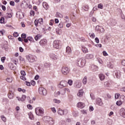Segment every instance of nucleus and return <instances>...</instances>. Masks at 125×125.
Returning a JSON list of instances; mask_svg holds the SVG:
<instances>
[{
	"label": "nucleus",
	"mask_w": 125,
	"mask_h": 125,
	"mask_svg": "<svg viewBox=\"0 0 125 125\" xmlns=\"http://www.w3.org/2000/svg\"><path fill=\"white\" fill-rule=\"evenodd\" d=\"M85 63H86V61L84 58H80L77 60L76 65L80 68H83V67H84Z\"/></svg>",
	"instance_id": "nucleus-1"
},
{
	"label": "nucleus",
	"mask_w": 125,
	"mask_h": 125,
	"mask_svg": "<svg viewBox=\"0 0 125 125\" xmlns=\"http://www.w3.org/2000/svg\"><path fill=\"white\" fill-rule=\"evenodd\" d=\"M66 92H71V90L68 88H63L61 89L60 91H58L56 94L57 95H65Z\"/></svg>",
	"instance_id": "nucleus-2"
},
{
	"label": "nucleus",
	"mask_w": 125,
	"mask_h": 125,
	"mask_svg": "<svg viewBox=\"0 0 125 125\" xmlns=\"http://www.w3.org/2000/svg\"><path fill=\"white\" fill-rule=\"evenodd\" d=\"M68 85V83L65 80L61 81L60 83L58 84V88L62 89L64 87H66Z\"/></svg>",
	"instance_id": "nucleus-3"
},
{
	"label": "nucleus",
	"mask_w": 125,
	"mask_h": 125,
	"mask_svg": "<svg viewBox=\"0 0 125 125\" xmlns=\"http://www.w3.org/2000/svg\"><path fill=\"white\" fill-rule=\"evenodd\" d=\"M26 58L27 60H28V62L32 63L33 62H35L36 59H37V57H36V56L29 54L26 56Z\"/></svg>",
	"instance_id": "nucleus-4"
},
{
	"label": "nucleus",
	"mask_w": 125,
	"mask_h": 125,
	"mask_svg": "<svg viewBox=\"0 0 125 125\" xmlns=\"http://www.w3.org/2000/svg\"><path fill=\"white\" fill-rule=\"evenodd\" d=\"M35 112L38 116H42L44 113L43 108L41 107H37L35 109Z\"/></svg>",
	"instance_id": "nucleus-5"
},
{
	"label": "nucleus",
	"mask_w": 125,
	"mask_h": 125,
	"mask_svg": "<svg viewBox=\"0 0 125 125\" xmlns=\"http://www.w3.org/2000/svg\"><path fill=\"white\" fill-rule=\"evenodd\" d=\"M62 73L63 75H68L70 73V69L66 66L62 68Z\"/></svg>",
	"instance_id": "nucleus-6"
},
{
	"label": "nucleus",
	"mask_w": 125,
	"mask_h": 125,
	"mask_svg": "<svg viewBox=\"0 0 125 125\" xmlns=\"http://www.w3.org/2000/svg\"><path fill=\"white\" fill-rule=\"evenodd\" d=\"M61 42L59 40H56L54 41L53 43V46L55 48H56L57 49H59V48H60V43Z\"/></svg>",
	"instance_id": "nucleus-7"
},
{
	"label": "nucleus",
	"mask_w": 125,
	"mask_h": 125,
	"mask_svg": "<svg viewBox=\"0 0 125 125\" xmlns=\"http://www.w3.org/2000/svg\"><path fill=\"white\" fill-rule=\"evenodd\" d=\"M39 92L40 94H42V95H46V90L43 87H40L39 88Z\"/></svg>",
	"instance_id": "nucleus-8"
},
{
	"label": "nucleus",
	"mask_w": 125,
	"mask_h": 125,
	"mask_svg": "<svg viewBox=\"0 0 125 125\" xmlns=\"http://www.w3.org/2000/svg\"><path fill=\"white\" fill-rule=\"evenodd\" d=\"M58 113L59 115H60V116H63V115H65L66 114H67V113H68V111L66 109L62 110L60 108L58 111Z\"/></svg>",
	"instance_id": "nucleus-9"
},
{
	"label": "nucleus",
	"mask_w": 125,
	"mask_h": 125,
	"mask_svg": "<svg viewBox=\"0 0 125 125\" xmlns=\"http://www.w3.org/2000/svg\"><path fill=\"white\" fill-rule=\"evenodd\" d=\"M39 43L41 46H46V44H47V41L46 39H42L40 41Z\"/></svg>",
	"instance_id": "nucleus-10"
},
{
	"label": "nucleus",
	"mask_w": 125,
	"mask_h": 125,
	"mask_svg": "<svg viewBox=\"0 0 125 125\" xmlns=\"http://www.w3.org/2000/svg\"><path fill=\"white\" fill-rule=\"evenodd\" d=\"M50 58L52 59V60H58V59H59V57H58V56L53 53L50 54Z\"/></svg>",
	"instance_id": "nucleus-11"
},
{
	"label": "nucleus",
	"mask_w": 125,
	"mask_h": 125,
	"mask_svg": "<svg viewBox=\"0 0 125 125\" xmlns=\"http://www.w3.org/2000/svg\"><path fill=\"white\" fill-rule=\"evenodd\" d=\"M120 115L123 118H125V109L124 108H121L119 111Z\"/></svg>",
	"instance_id": "nucleus-12"
},
{
	"label": "nucleus",
	"mask_w": 125,
	"mask_h": 125,
	"mask_svg": "<svg viewBox=\"0 0 125 125\" xmlns=\"http://www.w3.org/2000/svg\"><path fill=\"white\" fill-rule=\"evenodd\" d=\"M85 106V104L83 103L79 102L77 104V107L80 108V109H83Z\"/></svg>",
	"instance_id": "nucleus-13"
},
{
	"label": "nucleus",
	"mask_w": 125,
	"mask_h": 125,
	"mask_svg": "<svg viewBox=\"0 0 125 125\" xmlns=\"http://www.w3.org/2000/svg\"><path fill=\"white\" fill-rule=\"evenodd\" d=\"M17 99H18V101H21L22 102H24L25 99H26V95H22L21 98L17 97Z\"/></svg>",
	"instance_id": "nucleus-14"
},
{
	"label": "nucleus",
	"mask_w": 125,
	"mask_h": 125,
	"mask_svg": "<svg viewBox=\"0 0 125 125\" xmlns=\"http://www.w3.org/2000/svg\"><path fill=\"white\" fill-rule=\"evenodd\" d=\"M8 97L9 99H13V97H14V94L11 91H10L8 94Z\"/></svg>",
	"instance_id": "nucleus-15"
},
{
	"label": "nucleus",
	"mask_w": 125,
	"mask_h": 125,
	"mask_svg": "<svg viewBox=\"0 0 125 125\" xmlns=\"http://www.w3.org/2000/svg\"><path fill=\"white\" fill-rule=\"evenodd\" d=\"M115 75L116 78H117V79H119V78L121 77V71H120L119 70L115 71Z\"/></svg>",
	"instance_id": "nucleus-16"
},
{
	"label": "nucleus",
	"mask_w": 125,
	"mask_h": 125,
	"mask_svg": "<svg viewBox=\"0 0 125 125\" xmlns=\"http://www.w3.org/2000/svg\"><path fill=\"white\" fill-rule=\"evenodd\" d=\"M97 104L99 105V106H102L103 105V103L102 102V100L100 98H98L97 99Z\"/></svg>",
	"instance_id": "nucleus-17"
},
{
	"label": "nucleus",
	"mask_w": 125,
	"mask_h": 125,
	"mask_svg": "<svg viewBox=\"0 0 125 125\" xmlns=\"http://www.w3.org/2000/svg\"><path fill=\"white\" fill-rule=\"evenodd\" d=\"M43 7L46 10H47L48 9V8L49 7V6H48V4L46 3V2H43L42 3Z\"/></svg>",
	"instance_id": "nucleus-18"
},
{
	"label": "nucleus",
	"mask_w": 125,
	"mask_h": 125,
	"mask_svg": "<svg viewBox=\"0 0 125 125\" xmlns=\"http://www.w3.org/2000/svg\"><path fill=\"white\" fill-rule=\"evenodd\" d=\"M99 78L100 81H104L105 80V75L103 74H99Z\"/></svg>",
	"instance_id": "nucleus-19"
},
{
	"label": "nucleus",
	"mask_w": 125,
	"mask_h": 125,
	"mask_svg": "<svg viewBox=\"0 0 125 125\" xmlns=\"http://www.w3.org/2000/svg\"><path fill=\"white\" fill-rule=\"evenodd\" d=\"M66 53L67 54H71V53H72V50L71 49V47L69 46L66 47Z\"/></svg>",
	"instance_id": "nucleus-20"
},
{
	"label": "nucleus",
	"mask_w": 125,
	"mask_h": 125,
	"mask_svg": "<svg viewBox=\"0 0 125 125\" xmlns=\"http://www.w3.org/2000/svg\"><path fill=\"white\" fill-rule=\"evenodd\" d=\"M93 57H94V55L92 54H88L86 56V58H87V59H92Z\"/></svg>",
	"instance_id": "nucleus-21"
},
{
	"label": "nucleus",
	"mask_w": 125,
	"mask_h": 125,
	"mask_svg": "<svg viewBox=\"0 0 125 125\" xmlns=\"http://www.w3.org/2000/svg\"><path fill=\"white\" fill-rule=\"evenodd\" d=\"M17 15H19V18L20 19H22L24 18V14L22 13V12H18L17 13Z\"/></svg>",
	"instance_id": "nucleus-22"
},
{
	"label": "nucleus",
	"mask_w": 125,
	"mask_h": 125,
	"mask_svg": "<svg viewBox=\"0 0 125 125\" xmlns=\"http://www.w3.org/2000/svg\"><path fill=\"white\" fill-rule=\"evenodd\" d=\"M83 94V90H80L78 93H77V96H78V97H82Z\"/></svg>",
	"instance_id": "nucleus-23"
},
{
	"label": "nucleus",
	"mask_w": 125,
	"mask_h": 125,
	"mask_svg": "<svg viewBox=\"0 0 125 125\" xmlns=\"http://www.w3.org/2000/svg\"><path fill=\"white\" fill-rule=\"evenodd\" d=\"M49 125H54V120L52 118H50L49 120L48 121Z\"/></svg>",
	"instance_id": "nucleus-24"
},
{
	"label": "nucleus",
	"mask_w": 125,
	"mask_h": 125,
	"mask_svg": "<svg viewBox=\"0 0 125 125\" xmlns=\"http://www.w3.org/2000/svg\"><path fill=\"white\" fill-rule=\"evenodd\" d=\"M87 83V77H86V76H85L83 80V83L84 84H86Z\"/></svg>",
	"instance_id": "nucleus-25"
},
{
	"label": "nucleus",
	"mask_w": 125,
	"mask_h": 125,
	"mask_svg": "<svg viewBox=\"0 0 125 125\" xmlns=\"http://www.w3.org/2000/svg\"><path fill=\"white\" fill-rule=\"evenodd\" d=\"M82 49V51H83V53H87V52H88L87 48L85 47H83Z\"/></svg>",
	"instance_id": "nucleus-26"
},
{
	"label": "nucleus",
	"mask_w": 125,
	"mask_h": 125,
	"mask_svg": "<svg viewBox=\"0 0 125 125\" xmlns=\"http://www.w3.org/2000/svg\"><path fill=\"white\" fill-rule=\"evenodd\" d=\"M56 16L59 17V18H63V15L59 12H57Z\"/></svg>",
	"instance_id": "nucleus-27"
},
{
	"label": "nucleus",
	"mask_w": 125,
	"mask_h": 125,
	"mask_svg": "<svg viewBox=\"0 0 125 125\" xmlns=\"http://www.w3.org/2000/svg\"><path fill=\"white\" fill-rule=\"evenodd\" d=\"M28 116H29V119H30V120H34V116L33 115V114L31 112H29L28 113Z\"/></svg>",
	"instance_id": "nucleus-28"
},
{
	"label": "nucleus",
	"mask_w": 125,
	"mask_h": 125,
	"mask_svg": "<svg viewBox=\"0 0 125 125\" xmlns=\"http://www.w3.org/2000/svg\"><path fill=\"white\" fill-rule=\"evenodd\" d=\"M81 112L83 115H86L87 114V111L85 109H82L81 110Z\"/></svg>",
	"instance_id": "nucleus-29"
},
{
	"label": "nucleus",
	"mask_w": 125,
	"mask_h": 125,
	"mask_svg": "<svg viewBox=\"0 0 125 125\" xmlns=\"http://www.w3.org/2000/svg\"><path fill=\"white\" fill-rule=\"evenodd\" d=\"M44 67H45L46 68H49V67H50V63H48V62H45L44 64Z\"/></svg>",
	"instance_id": "nucleus-30"
},
{
	"label": "nucleus",
	"mask_w": 125,
	"mask_h": 125,
	"mask_svg": "<svg viewBox=\"0 0 125 125\" xmlns=\"http://www.w3.org/2000/svg\"><path fill=\"white\" fill-rule=\"evenodd\" d=\"M67 83L69 84V85H72L73 84V80H68L67 82Z\"/></svg>",
	"instance_id": "nucleus-31"
},
{
	"label": "nucleus",
	"mask_w": 125,
	"mask_h": 125,
	"mask_svg": "<svg viewBox=\"0 0 125 125\" xmlns=\"http://www.w3.org/2000/svg\"><path fill=\"white\" fill-rule=\"evenodd\" d=\"M38 21V22L39 24H42V23H43V20L42 18L39 19V20H37Z\"/></svg>",
	"instance_id": "nucleus-32"
},
{
	"label": "nucleus",
	"mask_w": 125,
	"mask_h": 125,
	"mask_svg": "<svg viewBox=\"0 0 125 125\" xmlns=\"http://www.w3.org/2000/svg\"><path fill=\"white\" fill-rule=\"evenodd\" d=\"M122 104H123V102H122V101H118L116 102V104L118 106H121V105H122Z\"/></svg>",
	"instance_id": "nucleus-33"
},
{
	"label": "nucleus",
	"mask_w": 125,
	"mask_h": 125,
	"mask_svg": "<svg viewBox=\"0 0 125 125\" xmlns=\"http://www.w3.org/2000/svg\"><path fill=\"white\" fill-rule=\"evenodd\" d=\"M89 36L92 39H94V38H95V34H94V33H89Z\"/></svg>",
	"instance_id": "nucleus-34"
},
{
	"label": "nucleus",
	"mask_w": 125,
	"mask_h": 125,
	"mask_svg": "<svg viewBox=\"0 0 125 125\" xmlns=\"http://www.w3.org/2000/svg\"><path fill=\"white\" fill-rule=\"evenodd\" d=\"M98 7L100 9H103V4H102V3L99 4L98 5Z\"/></svg>",
	"instance_id": "nucleus-35"
},
{
	"label": "nucleus",
	"mask_w": 125,
	"mask_h": 125,
	"mask_svg": "<svg viewBox=\"0 0 125 125\" xmlns=\"http://www.w3.org/2000/svg\"><path fill=\"white\" fill-rule=\"evenodd\" d=\"M27 39H28V40L29 41V42H34V39H33V38H32V37H28Z\"/></svg>",
	"instance_id": "nucleus-36"
},
{
	"label": "nucleus",
	"mask_w": 125,
	"mask_h": 125,
	"mask_svg": "<svg viewBox=\"0 0 125 125\" xmlns=\"http://www.w3.org/2000/svg\"><path fill=\"white\" fill-rule=\"evenodd\" d=\"M0 23H1V24L4 23V18L2 17V18H0Z\"/></svg>",
	"instance_id": "nucleus-37"
},
{
	"label": "nucleus",
	"mask_w": 125,
	"mask_h": 125,
	"mask_svg": "<svg viewBox=\"0 0 125 125\" xmlns=\"http://www.w3.org/2000/svg\"><path fill=\"white\" fill-rule=\"evenodd\" d=\"M120 95H120V94L119 93L115 94V99H118L120 97Z\"/></svg>",
	"instance_id": "nucleus-38"
},
{
	"label": "nucleus",
	"mask_w": 125,
	"mask_h": 125,
	"mask_svg": "<svg viewBox=\"0 0 125 125\" xmlns=\"http://www.w3.org/2000/svg\"><path fill=\"white\" fill-rule=\"evenodd\" d=\"M6 81L8 83H11L12 82V79L11 78H7Z\"/></svg>",
	"instance_id": "nucleus-39"
},
{
	"label": "nucleus",
	"mask_w": 125,
	"mask_h": 125,
	"mask_svg": "<svg viewBox=\"0 0 125 125\" xmlns=\"http://www.w3.org/2000/svg\"><path fill=\"white\" fill-rule=\"evenodd\" d=\"M21 80H22V81H26V77L25 76H21L20 77Z\"/></svg>",
	"instance_id": "nucleus-40"
},
{
	"label": "nucleus",
	"mask_w": 125,
	"mask_h": 125,
	"mask_svg": "<svg viewBox=\"0 0 125 125\" xmlns=\"http://www.w3.org/2000/svg\"><path fill=\"white\" fill-rule=\"evenodd\" d=\"M6 58L5 57H3L1 58V61L2 63H4V61H5Z\"/></svg>",
	"instance_id": "nucleus-41"
},
{
	"label": "nucleus",
	"mask_w": 125,
	"mask_h": 125,
	"mask_svg": "<svg viewBox=\"0 0 125 125\" xmlns=\"http://www.w3.org/2000/svg\"><path fill=\"white\" fill-rule=\"evenodd\" d=\"M58 26H59V28H60L61 29H62V28H63V23H62V22L60 23Z\"/></svg>",
	"instance_id": "nucleus-42"
},
{
	"label": "nucleus",
	"mask_w": 125,
	"mask_h": 125,
	"mask_svg": "<svg viewBox=\"0 0 125 125\" xmlns=\"http://www.w3.org/2000/svg\"><path fill=\"white\" fill-rule=\"evenodd\" d=\"M54 102L55 103H60L61 101H60V100L55 99H54Z\"/></svg>",
	"instance_id": "nucleus-43"
},
{
	"label": "nucleus",
	"mask_w": 125,
	"mask_h": 125,
	"mask_svg": "<svg viewBox=\"0 0 125 125\" xmlns=\"http://www.w3.org/2000/svg\"><path fill=\"white\" fill-rule=\"evenodd\" d=\"M1 118L3 122H5V121H6V118L3 115L1 116Z\"/></svg>",
	"instance_id": "nucleus-44"
},
{
	"label": "nucleus",
	"mask_w": 125,
	"mask_h": 125,
	"mask_svg": "<svg viewBox=\"0 0 125 125\" xmlns=\"http://www.w3.org/2000/svg\"><path fill=\"white\" fill-rule=\"evenodd\" d=\"M14 37H15L16 38H17L19 36V34L17 32H14L13 34Z\"/></svg>",
	"instance_id": "nucleus-45"
},
{
	"label": "nucleus",
	"mask_w": 125,
	"mask_h": 125,
	"mask_svg": "<svg viewBox=\"0 0 125 125\" xmlns=\"http://www.w3.org/2000/svg\"><path fill=\"white\" fill-rule=\"evenodd\" d=\"M21 76H25L26 75V72H25V71L22 70L21 72Z\"/></svg>",
	"instance_id": "nucleus-46"
},
{
	"label": "nucleus",
	"mask_w": 125,
	"mask_h": 125,
	"mask_svg": "<svg viewBox=\"0 0 125 125\" xmlns=\"http://www.w3.org/2000/svg\"><path fill=\"white\" fill-rule=\"evenodd\" d=\"M34 23H35V26H37L39 24V21H38V20H36L34 21Z\"/></svg>",
	"instance_id": "nucleus-47"
},
{
	"label": "nucleus",
	"mask_w": 125,
	"mask_h": 125,
	"mask_svg": "<svg viewBox=\"0 0 125 125\" xmlns=\"http://www.w3.org/2000/svg\"><path fill=\"white\" fill-rule=\"evenodd\" d=\"M27 106L28 109H29L30 110H32V109H33V106H32V105L28 104Z\"/></svg>",
	"instance_id": "nucleus-48"
},
{
	"label": "nucleus",
	"mask_w": 125,
	"mask_h": 125,
	"mask_svg": "<svg viewBox=\"0 0 125 125\" xmlns=\"http://www.w3.org/2000/svg\"><path fill=\"white\" fill-rule=\"evenodd\" d=\"M6 15L9 18H11L12 17V15L11 13H7Z\"/></svg>",
	"instance_id": "nucleus-49"
},
{
	"label": "nucleus",
	"mask_w": 125,
	"mask_h": 125,
	"mask_svg": "<svg viewBox=\"0 0 125 125\" xmlns=\"http://www.w3.org/2000/svg\"><path fill=\"white\" fill-rule=\"evenodd\" d=\"M99 31L101 33H104V32H105V29H104L103 27H101Z\"/></svg>",
	"instance_id": "nucleus-50"
},
{
	"label": "nucleus",
	"mask_w": 125,
	"mask_h": 125,
	"mask_svg": "<svg viewBox=\"0 0 125 125\" xmlns=\"http://www.w3.org/2000/svg\"><path fill=\"white\" fill-rule=\"evenodd\" d=\"M98 61L100 64H103V61L102 60H101V59H98Z\"/></svg>",
	"instance_id": "nucleus-51"
},
{
	"label": "nucleus",
	"mask_w": 125,
	"mask_h": 125,
	"mask_svg": "<svg viewBox=\"0 0 125 125\" xmlns=\"http://www.w3.org/2000/svg\"><path fill=\"white\" fill-rule=\"evenodd\" d=\"M103 54L104 55V56H108V54L107 53V52L105 51H104L103 52Z\"/></svg>",
	"instance_id": "nucleus-52"
},
{
	"label": "nucleus",
	"mask_w": 125,
	"mask_h": 125,
	"mask_svg": "<svg viewBox=\"0 0 125 125\" xmlns=\"http://www.w3.org/2000/svg\"><path fill=\"white\" fill-rule=\"evenodd\" d=\"M84 8H85V9H84V10H85V11H88V9H89L88 5H86L84 6Z\"/></svg>",
	"instance_id": "nucleus-53"
},
{
	"label": "nucleus",
	"mask_w": 125,
	"mask_h": 125,
	"mask_svg": "<svg viewBox=\"0 0 125 125\" xmlns=\"http://www.w3.org/2000/svg\"><path fill=\"white\" fill-rule=\"evenodd\" d=\"M10 5H12V6H14L15 3H14V1H11L10 2Z\"/></svg>",
	"instance_id": "nucleus-54"
},
{
	"label": "nucleus",
	"mask_w": 125,
	"mask_h": 125,
	"mask_svg": "<svg viewBox=\"0 0 125 125\" xmlns=\"http://www.w3.org/2000/svg\"><path fill=\"white\" fill-rule=\"evenodd\" d=\"M51 109L53 113H56V109H55V107H52Z\"/></svg>",
	"instance_id": "nucleus-55"
},
{
	"label": "nucleus",
	"mask_w": 125,
	"mask_h": 125,
	"mask_svg": "<svg viewBox=\"0 0 125 125\" xmlns=\"http://www.w3.org/2000/svg\"><path fill=\"white\" fill-rule=\"evenodd\" d=\"M22 39H26V34L23 33L21 34Z\"/></svg>",
	"instance_id": "nucleus-56"
},
{
	"label": "nucleus",
	"mask_w": 125,
	"mask_h": 125,
	"mask_svg": "<svg viewBox=\"0 0 125 125\" xmlns=\"http://www.w3.org/2000/svg\"><path fill=\"white\" fill-rule=\"evenodd\" d=\"M56 34H57V35H61V30H57Z\"/></svg>",
	"instance_id": "nucleus-57"
},
{
	"label": "nucleus",
	"mask_w": 125,
	"mask_h": 125,
	"mask_svg": "<svg viewBox=\"0 0 125 125\" xmlns=\"http://www.w3.org/2000/svg\"><path fill=\"white\" fill-rule=\"evenodd\" d=\"M19 50H20V52H23L24 51V49H23V48H22V47H20Z\"/></svg>",
	"instance_id": "nucleus-58"
},
{
	"label": "nucleus",
	"mask_w": 125,
	"mask_h": 125,
	"mask_svg": "<svg viewBox=\"0 0 125 125\" xmlns=\"http://www.w3.org/2000/svg\"><path fill=\"white\" fill-rule=\"evenodd\" d=\"M95 41L97 43H99V39H98V38H96Z\"/></svg>",
	"instance_id": "nucleus-59"
},
{
	"label": "nucleus",
	"mask_w": 125,
	"mask_h": 125,
	"mask_svg": "<svg viewBox=\"0 0 125 125\" xmlns=\"http://www.w3.org/2000/svg\"><path fill=\"white\" fill-rule=\"evenodd\" d=\"M19 58H20V61H25V59H24L22 57H20Z\"/></svg>",
	"instance_id": "nucleus-60"
},
{
	"label": "nucleus",
	"mask_w": 125,
	"mask_h": 125,
	"mask_svg": "<svg viewBox=\"0 0 125 125\" xmlns=\"http://www.w3.org/2000/svg\"><path fill=\"white\" fill-rule=\"evenodd\" d=\"M90 111H93L94 110V108H93V106L92 105H91L89 106Z\"/></svg>",
	"instance_id": "nucleus-61"
},
{
	"label": "nucleus",
	"mask_w": 125,
	"mask_h": 125,
	"mask_svg": "<svg viewBox=\"0 0 125 125\" xmlns=\"http://www.w3.org/2000/svg\"><path fill=\"white\" fill-rule=\"evenodd\" d=\"M107 66L108 67V68H110V69L113 68V65L111 64H108Z\"/></svg>",
	"instance_id": "nucleus-62"
},
{
	"label": "nucleus",
	"mask_w": 125,
	"mask_h": 125,
	"mask_svg": "<svg viewBox=\"0 0 125 125\" xmlns=\"http://www.w3.org/2000/svg\"><path fill=\"white\" fill-rule=\"evenodd\" d=\"M95 29L96 30V31H100V28H99V26L97 25L96 26Z\"/></svg>",
	"instance_id": "nucleus-63"
},
{
	"label": "nucleus",
	"mask_w": 125,
	"mask_h": 125,
	"mask_svg": "<svg viewBox=\"0 0 125 125\" xmlns=\"http://www.w3.org/2000/svg\"><path fill=\"white\" fill-rule=\"evenodd\" d=\"M121 64L123 66H125V60L122 61V62H121Z\"/></svg>",
	"instance_id": "nucleus-64"
}]
</instances>
